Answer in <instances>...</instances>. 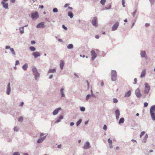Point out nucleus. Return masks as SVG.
I'll return each instance as SVG.
<instances>
[{
  "label": "nucleus",
  "mask_w": 155,
  "mask_h": 155,
  "mask_svg": "<svg viewBox=\"0 0 155 155\" xmlns=\"http://www.w3.org/2000/svg\"><path fill=\"white\" fill-rule=\"evenodd\" d=\"M108 142L110 144H112V140H110V138H109L108 140Z\"/></svg>",
  "instance_id": "49530a36"
},
{
  "label": "nucleus",
  "mask_w": 155,
  "mask_h": 155,
  "mask_svg": "<svg viewBox=\"0 0 155 155\" xmlns=\"http://www.w3.org/2000/svg\"><path fill=\"white\" fill-rule=\"evenodd\" d=\"M11 91V88L10 87V83H8L6 87V94L9 95Z\"/></svg>",
  "instance_id": "0eeeda50"
},
{
  "label": "nucleus",
  "mask_w": 155,
  "mask_h": 155,
  "mask_svg": "<svg viewBox=\"0 0 155 155\" xmlns=\"http://www.w3.org/2000/svg\"><path fill=\"white\" fill-rule=\"evenodd\" d=\"M148 105V104L147 102H145L144 104V107H147Z\"/></svg>",
  "instance_id": "09e8293b"
},
{
  "label": "nucleus",
  "mask_w": 155,
  "mask_h": 155,
  "mask_svg": "<svg viewBox=\"0 0 155 155\" xmlns=\"http://www.w3.org/2000/svg\"><path fill=\"white\" fill-rule=\"evenodd\" d=\"M68 15L71 18H72L73 17L74 15L71 12H69L68 13Z\"/></svg>",
  "instance_id": "7c9ffc66"
},
{
  "label": "nucleus",
  "mask_w": 155,
  "mask_h": 155,
  "mask_svg": "<svg viewBox=\"0 0 155 155\" xmlns=\"http://www.w3.org/2000/svg\"><path fill=\"white\" fill-rule=\"evenodd\" d=\"M103 129L104 130H106L107 129V126L106 125H104L103 126Z\"/></svg>",
  "instance_id": "3c124183"
},
{
  "label": "nucleus",
  "mask_w": 155,
  "mask_h": 155,
  "mask_svg": "<svg viewBox=\"0 0 155 155\" xmlns=\"http://www.w3.org/2000/svg\"><path fill=\"white\" fill-rule=\"evenodd\" d=\"M53 11L54 12H58V9L57 8H54L53 9Z\"/></svg>",
  "instance_id": "79ce46f5"
},
{
  "label": "nucleus",
  "mask_w": 155,
  "mask_h": 155,
  "mask_svg": "<svg viewBox=\"0 0 155 155\" xmlns=\"http://www.w3.org/2000/svg\"><path fill=\"white\" fill-rule=\"evenodd\" d=\"M19 61L18 60H16L15 61V65H17L19 64Z\"/></svg>",
  "instance_id": "6e6d98bb"
},
{
  "label": "nucleus",
  "mask_w": 155,
  "mask_h": 155,
  "mask_svg": "<svg viewBox=\"0 0 155 155\" xmlns=\"http://www.w3.org/2000/svg\"><path fill=\"white\" fill-rule=\"evenodd\" d=\"M119 25V22H116L112 27V31H114L117 30Z\"/></svg>",
  "instance_id": "6e6552de"
},
{
  "label": "nucleus",
  "mask_w": 155,
  "mask_h": 155,
  "mask_svg": "<svg viewBox=\"0 0 155 155\" xmlns=\"http://www.w3.org/2000/svg\"><path fill=\"white\" fill-rule=\"evenodd\" d=\"M106 0H101L100 3L102 5H104L106 2Z\"/></svg>",
  "instance_id": "4c0bfd02"
},
{
  "label": "nucleus",
  "mask_w": 155,
  "mask_h": 155,
  "mask_svg": "<svg viewBox=\"0 0 155 155\" xmlns=\"http://www.w3.org/2000/svg\"><path fill=\"white\" fill-rule=\"evenodd\" d=\"M32 55L34 56L35 58H36L38 57H40L41 55V54L38 51H36L33 52L32 54Z\"/></svg>",
  "instance_id": "1a4fd4ad"
},
{
  "label": "nucleus",
  "mask_w": 155,
  "mask_h": 155,
  "mask_svg": "<svg viewBox=\"0 0 155 155\" xmlns=\"http://www.w3.org/2000/svg\"><path fill=\"white\" fill-rule=\"evenodd\" d=\"M35 75V79L36 81L38 80L37 78L39 77L40 76L38 72L34 74Z\"/></svg>",
  "instance_id": "c85d7f7f"
},
{
  "label": "nucleus",
  "mask_w": 155,
  "mask_h": 155,
  "mask_svg": "<svg viewBox=\"0 0 155 155\" xmlns=\"http://www.w3.org/2000/svg\"><path fill=\"white\" fill-rule=\"evenodd\" d=\"M29 49L31 51H34L36 50L35 48L33 46H30L29 47Z\"/></svg>",
  "instance_id": "f704fd0d"
},
{
  "label": "nucleus",
  "mask_w": 155,
  "mask_h": 155,
  "mask_svg": "<svg viewBox=\"0 0 155 155\" xmlns=\"http://www.w3.org/2000/svg\"><path fill=\"white\" fill-rule=\"evenodd\" d=\"M144 86V93L145 94H148L150 90V86L147 83H145Z\"/></svg>",
  "instance_id": "f257e3e1"
},
{
  "label": "nucleus",
  "mask_w": 155,
  "mask_h": 155,
  "mask_svg": "<svg viewBox=\"0 0 155 155\" xmlns=\"http://www.w3.org/2000/svg\"><path fill=\"white\" fill-rule=\"evenodd\" d=\"M131 94V91L130 90H129L125 93L124 95V97H129L130 96Z\"/></svg>",
  "instance_id": "412c9836"
},
{
  "label": "nucleus",
  "mask_w": 155,
  "mask_h": 155,
  "mask_svg": "<svg viewBox=\"0 0 155 155\" xmlns=\"http://www.w3.org/2000/svg\"><path fill=\"white\" fill-rule=\"evenodd\" d=\"M64 117L63 115H61L60 116L56 121H55V123H58L60 122L61 120Z\"/></svg>",
  "instance_id": "aec40b11"
},
{
  "label": "nucleus",
  "mask_w": 155,
  "mask_h": 155,
  "mask_svg": "<svg viewBox=\"0 0 155 155\" xmlns=\"http://www.w3.org/2000/svg\"><path fill=\"white\" fill-rule=\"evenodd\" d=\"M74 75L77 78H79V76H78V75L76 73H74Z\"/></svg>",
  "instance_id": "0e129e2a"
},
{
  "label": "nucleus",
  "mask_w": 155,
  "mask_h": 155,
  "mask_svg": "<svg viewBox=\"0 0 155 155\" xmlns=\"http://www.w3.org/2000/svg\"><path fill=\"white\" fill-rule=\"evenodd\" d=\"M80 110L81 111H84L85 110V108L84 107H80Z\"/></svg>",
  "instance_id": "58836bf2"
},
{
  "label": "nucleus",
  "mask_w": 155,
  "mask_h": 155,
  "mask_svg": "<svg viewBox=\"0 0 155 155\" xmlns=\"http://www.w3.org/2000/svg\"><path fill=\"white\" fill-rule=\"evenodd\" d=\"M32 70L34 74L38 72L37 68L34 66L32 67Z\"/></svg>",
  "instance_id": "4be33fe9"
},
{
  "label": "nucleus",
  "mask_w": 155,
  "mask_h": 155,
  "mask_svg": "<svg viewBox=\"0 0 155 155\" xmlns=\"http://www.w3.org/2000/svg\"><path fill=\"white\" fill-rule=\"evenodd\" d=\"M134 84H136L137 82V79L136 78H135L134 80Z\"/></svg>",
  "instance_id": "13d9d810"
},
{
  "label": "nucleus",
  "mask_w": 155,
  "mask_h": 155,
  "mask_svg": "<svg viewBox=\"0 0 155 155\" xmlns=\"http://www.w3.org/2000/svg\"><path fill=\"white\" fill-rule=\"evenodd\" d=\"M64 65V61L63 60H61L60 61V67L61 70H62L63 68Z\"/></svg>",
  "instance_id": "b1692460"
},
{
  "label": "nucleus",
  "mask_w": 155,
  "mask_h": 155,
  "mask_svg": "<svg viewBox=\"0 0 155 155\" xmlns=\"http://www.w3.org/2000/svg\"><path fill=\"white\" fill-rule=\"evenodd\" d=\"M61 110V107H58L55 110H54L53 112V115H55L57 114L58 111Z\"/></svg>",
  "instance_id": "dca6fc26"
},
{
  "label": "nucleus",
  "mask_w": 155,
  "mask_h": 155,
  "mask_svg": "<svg viewBox=\"0 0 155 155\" xmlns=\"http://www.w3.org/2000/svg\"><path fill=\"white\" fill-rule=\"evenodd\" d=\"M150 25V24L149 23H146L145 24V26L146 27H149Z\"/></svg>",
  "instance_id": "603ef678"
},
{
  "label": "nucleus",
  "mask_w": 155,
  "mask_h": 155,
  "mask_svg": "<svg viewBox=\"0 0 155 155\" xmlns=\"http://www.w3.org/2000/svg\"><path fill=\"white\" fill-rule=\"evenodd\" d=\"M19 29L20 32L21 34H23L24 33V27H20Z\"/></svg>",
  "instance_id": "393cba45"
},
{
  "label": "nucleus",
  "mask_w": 155,
  "mask_h": 155,
  "mask_svg": "<svg viewBox=\"0 0 155 155\" xmlns=\"http://www.w3.org/2000/svg\"><path fill=\"white\" fill-rule=\"evenodd\" d=\"M91 94H87L86 97V101H87L90 98V97H91Z\"/></svg>",
  "instance_id": "c9c22d12"
},
{
  "label": "nucleus",
  "mask_w": 155,
  "mask_h": 155,
  "mask_svg": "<svg viewBox=\"0 0 155 155\" xmlns=\"http://www.w3.org/2000/svg\"><path fill=\"white\" fill-rule=\"evenodd\" d=\"M23 117H20L18 119V120L20 122H22L23 121Z\"/></svg>",
  "instance_id": "e433bc0d"
},
{
  "label": "nucleus",
  "mask_w": 155,
  "mask_h": 155,
  "mask_svg": "<svg viewBox=\"0 0 155 155\" xmlns=\"http://www.w3.org/2000/svg\"><path fill=\"white\" fill-rule=\"evenodd\" d=\"M74 125V123L73 122H71L70 123V125L71 126H73Z\"/></svg>",
  "instance_id": "052dcab7"
},
{
  "label": "nucleus",
  "mask_w": 155,
  "mask_h": 155,
  "mask_svg": "<svg viewBox=\"0 0 155 155\" xmlns=\"http://www.w3.org/2000/svg\"><path fill=\"white\" fill-rule=\"evenodd\" d=\"M58 40L59 42H63L62 40L61 39H60V38L58 39Z\"/></svg>",
  "instance_id": "680f3d73"
},
{
  "label": "nucleus",
  "mask_w": 155,
  "mask_h": 155,
  "mask_svg": "<svg viewBox=\"0 0 155 155\" xmlns=\"http://www.w3.org/2000/svg\"><path fill=\"white\" fill-rule=\"evenodd\" d=\"M95 38L97 39H98L99 37L98 35H97L95 36Z\"/></svg>",
  "instance_id": "69168bd1"
},
{
  "label": "nucleus",
  "mask_w": 155,
  "mask_h": 155,
  "mask_svg": "<svg viewBox=\"0 0 155 155\" xmlns=\"http://www.w3.org/2000/svg\"><path fill=\"white\" fill-rule=\"evenodd\" d=\"M140 55L142 58H144L145 59H147V57L146 56V53L145 51H142L140 53Z\"/></svg>",
  "instance_id": "4468645a"
},
{
  "label": "nucleus",
  "mask_w": 155,
  "mask_h": 155,
  "mask_svg": "<svg viewBox=\"0 0 155 155\" xmlns=\"http://www.w3.org/2000/svg\"><path fill=\"white\" fill-rule=\"evenodd\" d=\"M39 16L37 12L31 14V17L33 19H36L38 18Z\"/></svg>",
  "instance_id": "423d86ee"
},
{
  "label": "nucleus",
  "mask_w": 155,
  "mask_h": 155,
  "mask_svg": "<svg viewBox=\"0 0 155 155\" xmlns=\"http://www.w3.org/2000/svg\"><path fill=\"white\" fill-rule=\"evenodd\" d=\"M111 5H110L108 7V8H107V7H105V9H110V8H111Z\"/></svg>",
  "instance_id": "864d4df0"
},
{
  "label": "nucleus",
  "mask_w": 155,
  "mask_h": 155,
  "mask_svg": "<svg viewBox=\"0 0 155 155\" xmlns=\"http://www.w3.org/2000/svg\"><path fill=\"white\" fill-rule=\"evenodd\" d=\"M146 74V70L143 69L141 73V75L140 76V77L142 78L145 76Z\"/></svg>",
  "instance_id": "6ab92c4d"
},
{
  "label": "nucleus",
  "mask_w": 155,
  "mask_h": 155,
  "mask_svg": "<svg viewBox=\"0 0 155 155\" xmlns=\"http://www.w3.org/2000/svg\"><path fill=\"white\" fill-rule=\"evenodd\" d=\"M35 42L34 41H31V44H35Z\"/></svg>",
  "instance_id": "774afa93"
},
{
  "label": "nucleus",
  "mask_w": 155,
  "mask_h": 155,
  "mask_svg": "<svg viewBox=\"0 0 155 155\" xmlns=\"http://www.w3.org/2000/svg\"><path fill=\"white\" fill-rule=\"evenodd\" d=\"M148 135L147 134H146L144 137V138L143 139L144 142L145 143L147 141V138H148Z\"/></svg>",
  "instance_id": "473e14b6"
},
{
  "label": "nucleus",
  "mask_w": 155,
  "mask_h": 155,
  "mask_svg": "<svg viewBox=\"0 0 155 155\" xmlns=\"http://www.w3.org/2000/svg\"><path fill=\"white\" fill-rule=\"evenodd\" d=\"M145 133V132L144 131H142L141 133L140 134V137H141L142 136H143L144 134Z\"/></svg>",
  "instance_id": "c03bdc74"
},
{
  "label": "nucleus",
  "mask_w": 155,
  "mask_h": 155,
  "mask_svg": "<svg viewBox=\"0 0 155 155\" xmlns=\"http://www.w3.org/2000/svg\"><path fill=\"white\" fill-rule=\"evenodd\" d=\"M137 12V9H136L132 13V15L134 17H135V14H136Z\"/></svg>",
  "instance_id": "ea45409f"
},
{
  "label": "nucleus",
  "mask_w": 155,
  "mask_h": 155,
  "mask_svg": "<svg viewBox=\"0 0 155 155\" xmlns=\"http://www.w3.org/2000/svg\"><path fill=\"white\" fill-rule=\"evenodd\" d=\"M124 119L123 117H122L120 119L118 123L120 124L121 123H124Z\"/></svg>",
  "instance_id": "a878e982"
},
{
  "label": "nucleus",
  "mask_w": 155,
  "mask_h": 155,
  "mask_svg": "<svg viewBox=\"0 0 155 155\" xmlns=\"http://www.w3.org/2000/svg\"><path fill=\"white\" fill-rule=\"evenodd\" d=\"M97 18L96 17H94L92 21V24L93 26L96 27L97 26Z\"/></svg>",
  "instance_id": "39448f33"
},
{
  "label": "nucleus",
  "mask_w": 155,
  "mask_h": 155,
  "mask_svg": "<svg viewBox=\"0 0 155 155\" xmlns=\"http://www.w3.org/2000/svg\"><path fill=\"white\" fill-rule=\"evenodd\" d=\"M150 114L152 120H155V113H150Z\"/></svg>",
  "instance_id": "2f4dec72"
},
{
  "label": "nucleus",
  "mask_w": 155,
  "mask_h": 155,
  "mask_svg": "<svg viewBox=\"0 0 155 155\" xmlns=\"http://www.w3.org/2000/svg\"><path fill=\"white\" fill-rule=\"evenodd\" d=\"M149 1L151 4H153L155 2V0H149Z\"/></svg>",
  "instance_id": "de8ad7c7"
},
{
  "label": "nucleus",
  "mask_w": 155,
  "mask_h": 155,
  "mask_svg": "<svg viewBox=\"0 0 155 155\" xmlns=\"http://www.w3.org/2000/svg\"><path fill=\"white\" fill-rule=\"evenodd\" d=\"M11 2L12 3H14L15 2L16 0H10Z\"/></svg>",
  "instance_id": "e2e57ef3"
},
{
  "label": "nucleus",
  "mask_w": 155,
  "mask_h": 155,
  "mask_svg": "<svg viewBox=\"0 0 155 155\" xmlns=\"http://www.w3.org/2000/svg\"><path fill=\"white\" fill-rule=\"evenodd\" d=\"M1 3L2 5V7L3 8L5 9H8V3L5 2H1Z\"/></svg>",
  "instance_id": "9b49d317"
},
{
  "label": "nucleus",
  "mask_w": 155,
  "mask_h": 155,
  "mask_svg": "<svg viewBox=\"0 0 155 155\" xmlns=\"http://www.w3.org/2000/svg\"><path fill=\"white\" fill-rule=\"evenodd\" d=\"M135 94L138 98H140L141 97L142 95L140 94V90L139 88H137L136 90Z\"/></svg>",
  "instance_id": "20e7f679"
},
{
  "label": "nucleus",
  "mask_w": 155,
  "mask_h": 155,
  "mask_svg": "<svg viewBox=\"0 0 155 155\" xmlns=\"http://www.w3.org/2000/svg\"><path fill=\"white\" fill-rule=\"evenodd\" d=\"M28 68V64L27 63L24 64L22 67V68L23 69L24 71H26L27 70Z\"/></svg>",
  "instance_id": "5701e85b"
},
{
  "label": "nucleus",
  "mask_w": 155,
  "mask_h": 155,
  "mask_svg": "<svg viewBox=\"0 0 155 155\" xmlns=\"http://www.w3.org/2000/svg\"><path fill=\"white\" fill-rule=\"evenodd\" d=\"M115 114L116 119L117 120H118L119 118V116L120 115V112L118 109H117L115 111Z\"/></svg>",
  "instance_id": "9d476101"
},
{
  "label": "nucleus",
  "mask_w": 155,
  "mask_h": 155,
  "mask_svg": "<svg viewBox=\"0 0 155 155\" xmlns=\"http://www.w3.org/2000/svg\"><path fill=\"white\" fill-rule=\"evenodd\" d=\"M5 48L6 49H10V47L9 46L7 45L5 46Z\"/></svg>",
  "instance_id": "4d7b16f0"
},
{
  "label": "nucleus",
  "mask_w": 155,
  "mask_h": 155,
  "mask_svg": "<svg viewBox=\"0 0 155 155\" xmlns=\"http://www.w3.org/2000/svg\"><path fill=\"white\" fill-rule=\"evenodd\" d=\"M64 89L63 88H61L60 90V93L61 95V97H64L65 96V95L64 92Z\"/></svg>",
  "instance_id": "f3484780"
},
{
  "label": "nucleus",
  "mask_w": 155,
  "mask_h": 155,
  "mask_svg": "<svg viewBox=\"0 0 155 155\" xmlns=\"http://www.w3.org/2000/svg\"><path fill=\"white\" fill-rule=\"evenodd\" d=\"M155 105L152 106L150 109V113H155Z\"/></svg>",
  "instance_id": "a211bd4d"
},
{
  "label": "nucleus",
  "mask_w": 155,
  "mask_h": 155,
  "mask_svg": "<svg viewBox=\"0 0 155 155\" xmlns=\"http://www.w3.org/2000/svg\"><path fill=\"white\" fill-rule=\"evenodd\" d=\"M86 82L87 84V88L88 89H89V84L88 82V81L87 80L86 81Z\"/></svg>",
  "instance_id": "5fc2aeb1"
},
{
  "label": "nucleus",
  "mask_w": 155,
  "mask_h": 155,
  "mask_svg": "<svg viewBox=\"0 0 155 155\" xmlns=\"http://www.w3.org/2000/svg\"><path fill=\"white\" fill-rule=\"evenodd\" d=\"M62 28L65 30H67L68 29L67 28L64 26V25H63L62 26Z\"/></svg>",
  "instance_id": "8fccbe9b"
},
{
  "label": "nucleus",
  "mask_w": 155,
  "mask_h": 155,
  "mask_svg": "<svg viewBox=\"0 0 155 155\" xmlns=\"http://www.w3.org/2000/svg\"><path fill=\"white\" fill-rule=\"evenodd\" d=\"M45 25H44L43 22H41L40 23L38 24L37 26V28H44L45 27Z\"/></svg>",
  "instance_id": "2eb2a0df"
},
{
  "label": "nucleus",
  "mask_w": 155,
  "mask_h": 155,
  "mask_svg": "<svg viewBox=\"0 0 155 155\" xmlns=\"http://www.w3.org/2000/svg\"><path fill=\"white\" fill-rule=\"evenodd\" d=\"M91 147L89 142L87 141L84 144L83 148L84 149H87Z\"/></svg>",
  "instance_id": "ddd939ff"
},
{
  "label": "nucleus",
  "mask_w": 155,
  "mask_h": 155,
  "mask_svg": "<svg viewBox=\"0 0 155 155\" xmlns=\"http://www.w3.org/2000/svg\"><path fill=\"white\" fill-rule=\"evenodd\" d=\"M111 80L113 81H115L117 78V74L116 71L112 70L111 73Z\"/></svg>",
  "instance_id": "f03ea898"
},
{
  "label": "nucleus",
  "mask_w": 155,
  "mask_h": 155,
  "mask_svg": "<svg viewBox=\"0 0 155 155\" xmlns=\"http://www.w3.org/2000/svg\"><path fill=\"white\" fill-rule=\"evenodd\" d=\"M113 102L114 103H117L118 102V100L116 98H113Z\"/></svg>",
  "instance_id": "37998d69"
},
{
  "label": "nucleus",
  "mask_w": 155,
  "mask_h": 155,
  "mask_svg": "<svg viewBox=\"0 0 155 155\" xmlns=\"http://www.w3.org/2000/svg\"><path fill=\"white\" fill-rule=\"evenodd\" d=\"M45 19L48 22H49L50 20L48 18H45Z\"/></svg>",
  "instance_id": "338daca9"
},
{
  "label": "nucleus",
  "mask_w": 155,
  "mask_h": 155,
  "mask_svg": "<svg viewBox=\"0 0 155 155\" xmlns=\"http://www.w3.org/2000/svg\"><path fill=\"white\" fill-rule=\"evenodd\" d=\"M74 47L73 45L72 44H70L68 45L67 46V48L68 49H72Z\"/></svg>",
  "instance_id": "c756f323"
},
{
  "label": "nucleus",
  "mask_w": 155,
  "mask_h": 155,
  "mask_svg": "<svg viewBox=\"0 0 155 155\" xmlns=\"http://www.w3.org/2000/svg\"><path fill=\"white\" fill-rule=\"evenodd\" d=\"M13 155H20V154L18 152H14L13 154Z\"/></svg>",
  "instance_id": "a18cd8bd"
},
{
  "label": "nucleus",
  "mask_w": 155,
  "mask_h": 155,
  "mask_svg": "<svg viewBox=\"0 0 155 155\" xmlns=\"http://www.w3.org/2000/svg\"><path fill=\"white\" fill-rule=\"evenodd\" d=\"M82 120L81 119H80L76 123V125L78 126L81 122Z\"/></svg>",
  "instance_id": "72a5a7b5"
},
{
  "label": "nucleus",
  "mask_w": 155,
  "mask_h": 155,
  "mask_svg": "<svg viewBox=\"0 0 155 155\" xmlns=\"http://www.w3.org/2000/svg\"><path fill=\"white\" fill-rule=\"evenodd\" d=\"M96 51H97V49L92 50L91 51V59L94 60L96 57L97 56V54L96 52Z\"/></svg>",
  "instance_id": "7ed1b4c3"
},
{
  "label": "nucleus",
  "mask_w": 155,
  "mask_h": 155,
  "mask_svg": "<svg viewBox=\"0 0 155 155\" xmlns=\"http://www.w3.org/2000/svg\"><path fill=\"white\" fill-rule=\"evenodd\" d=\"M18 127H15L14 128V131H18Z\"/></svg>",
  "instance_id": "a19ab883"
},
{
  "label": "nucleus",
  "mask_w": 155,
  "mask_h": 155,
  "mask_svg": "<svg viewBox=\"0 0 155 155\" xmlns=\"http://www.w3.org/2000/svg\"><path fill=\"white\" fill-rule=\"evenodd\" d=\"M10 50L12 52V54L15 57L16 55V53L15 52L14 48H10Z\"/></svg>",
  "instance_id": "cd10ccee"
},
{
  "label": "nucleus",
  "mask_w": 155,
  "mask_h": 155,
  "mask_svg": "<svg viewBox=\"0 0 155 155\" xmlns=\"http://www.w3.org/2000/svg\"><path fill=\"white\" fill-rule=\"evenodd\" d=\"M46 136H45L42 137H40L38 140L37 141V143H42L43 141L46 139Z\"/></svg>",
  "instance_id": "f8f14e48"
},
{
  "label": "nucleus",
  "mask_w": 155,
  "mask_h": 155,
  "mask_svg": "<svg viewBox=\"0 0 155 155\" xmlns=\"http://www.w3.org/2000/svg\"><path fill=\"white\" fill-rule=\"evenodd\" d=\"M56 72V69L55 68L53 69H50L48 71V73H55Z\"/></svg>",
  "instance_id": "bb28decb"
},
{
  "label": "nucleus",
  "mask_w": 155,
  "mask_h": 155,
  "mask_svg": "<svg viewBox=\"0 0 155 155\" xmlns=\"http://www.w3.org/2000/svg\"><path fill=\"white\" fill-rule=\"evenodd\" d=\"M24 104V103L23 102H21L20 105H19V106H22Z\"/></svg>",
  "instance_id": "bf43d9fd"
}]
</instances>
